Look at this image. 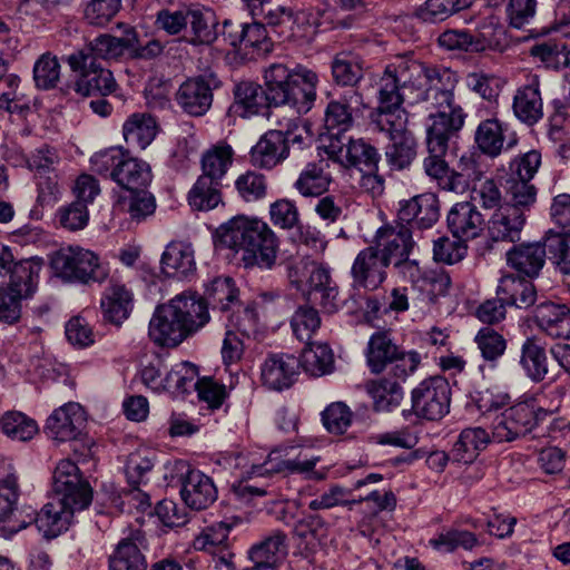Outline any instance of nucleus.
Returning <instances> with one entry per match:
<instances>
[{"label": "nucleus", "mask_w": 570, "mask_h": 570, "mask_svg": "<svg viewBox=\"0 0 570 570\" xmlns=\"http://www.w3.org/2000/svg\"><path fill=\"white\" fill-rule=\"evenodd\" d=\"M174 307L171 301L159 305L149 322V336L159 346L175 347L187 337Z\"/></svg>", "instance_id": "nucleus-20"}, {"label": "nucleus", "mask_w": 570, "mask_h": 570, "mask_svg": "<svg viewBox=\"0 0 570 570\" xmlns=\"http://www.w3.org/2000/svg\"><path fill=\"white\" fill-rule=\"evenodd\" d=\"M396 217L411 230L432 228L440 218V200L433 193H423L400 202Z\"/></svg>", "instance_id": "nucleus-15"}, {"label": "nucleus", "mask_w": 570, "mask_h": 570, "mask_svg": "<svg viewBox=\"0 0 570 570\" xmlns=\"http://www.w3.org/2000/svg\"><path fill=\"white\" fill-rule=\"evenodd\" d=\"M233 95V107L239 111L242 117L258 115L264 108L271 107L266 90L252 80H242L235 83Z\"/></svg>", "instance_id": "nucleus-38"}, {"label": "nucleus", "mask_w": 570, "mask_h": 570, "mask_svg": "<svg viewBox=\"0 0 570 570\" xmlns=\"http://www.w3.org/2000/svg\"><path fill=\"white\" fill-rule=\"evenodd\" d=\"M180 495L187 507L204 510L217 499L213 480L199 470H188L181 480Z\"/></svg>", "instance_id": "nucleus-24"}, {"label": "nucleus", "mask_w": 570, "mask_h": 570, "mask_svg": "<svg viewBox=\"0 0 570 570\" xmlns=\"http://www.w3.org/2000/svg\"><path fill=\"white\" fill-rule=\"evenodd\" d=\"M219 246L242 252L245 267L271 269L277 259L279 240L267 223L237 215L222 224L215 233Z\"/></svg>", "instance_id": "nucleus-1"}, {"label": "nucleus", "mask_w": 570, "mask_h": 570, "mask_svg": "<svg viewBox=\"0 0 570 570\" xmlns=\"http://www.w3.org/2000/svg\"><path fill=\"white\" fill-rule=\"evenodd\" d=\"M317 461L318 458L304 461H301L299 459L275 461L274 459H272V455L269 454L267 460L264 461V463L252 466L250 474L264 476L287 470L289 472L296 473H308V476L311 479L322 480L324 478V474L314 471Z\"/></svg>", "instance_id": "nucleus-50"}, {"label": "nucleus", "mask_w": 570, "mask_h": 570, "mask_svg": "<svg viewBox=\"0 0 570 570\" xmlns=\"http://www.w3.org/2000/svg\"><path fill=\"white\" fill-rule=\"evenodd\" d=\"M52 497L73 514L89 507L92 490L82 479L78 465L71 460H62L56 466L52 482Z\"/></svg>", "instance_id": "nucleus-6"}, {"label": "nucleus", "mask_w": 570, "mask_h": 570, "mask_svg": "<svg viewBox=\"0 0 570 570\" xmlns=\"http://www.w3.org/2000/svg\"><path fill=\"white\" fill-rule=\"evenodd\" d=\"M485 218L473 202H459L446 214V227L453 238L471 240L481 236Z\"/></svg>", "instance_id": "nucleus-18"}, {"label": "nucleus", "mask_w": 570, "mask_h": 570, "mask_svg": "<svg viewBox=\"0 0 570 570\" xmlns=\"http://www.w3.org/2000/svg\"><path fill=\"white\" fill-rule=\"evenodd\" d=\"M420 362L417 352L400 350L386 331L375 332L370 337L366 363L373 374L386 372L392 377L407 379L416 371Z\"/></svg>", "instance_id": "nucleus-4"}, {"label": "nucleus", "mask_w": 570, "mask_h": 570, "mask_svg": "<svg viewBox=\"0 0 570 570\" xmlns=\"http://www.w3.org/2000/svg\"><path fill=\"white\" fill-rule=\"evenodd\" d=\"M37 191L36 205L31 209L30 216L39 220L42 218L43 208L53 206L59 199L60 185L58 174L38 175Z\"/></svg>", "instance_id": "nucleus-58"}, {"label": "nucleus", "mask_w": 570, "mask_h": 570, "mask_svg": "<svg viewBox=\"0 0 570 570\" xmlns=\"http://www.w3.org/2000/svg\"><path fill=\"white\" fill-rule=\"evenodd\" d=\"M520 365L534 383L553 380L544 345L534 337H528L521 346Z\"/></svg>", "instance_id": "nucleus-31"}, {"label": "nucleus", "mask_w": 570, "mask_h": 570, "mask_svg": "<svg viewBox=\"0 0 570 570\" xmlns=\"http://www.w3.org/2000/svg\"><path fill=\"white\" fill-rule=\"evenodd\" d=\"M546 249L541 243L513 246L507 252L508 265L529 278L537 277L544 265Z\"/></svg>", "instance_id": "nucleus-35"}, {"label": "nucleus", "mask_w": 570, "mask_h": 570, "mask_svg": "<svg viewBox=\"0 0 570 570\" xmlns=\"http://www.w3.org/2000/svg\"><path fill=\"white\" fill-rule=\"evenodd\" d=\"M2 271L10 276L9 284L4 286L6 288H10L11 292L23 298H28L33 294L40 271L39 265L31 259L13 262V256L11 255L10 262L0 264V274Z\"/></svg>", "instance_id": "nucleus-32"}, {"label": "nucleus", "mask_w": 570, "mask_h": 570, "mask_svg": "<svg viewBox=\"0 0 570 570\" xmlns=\"http://www.w3.org/2000/svg\"><path fill=\"white\" fill-rule=\"evenodd\" d=\"M77 78L72 85L76 94L82 97H107L118 89L112 72L98 61H88L80 68L72 70Z\"/></svg>", "instance_id": "nucleus-17"}, {"label": "nucleus", "mask_w": 570, "mask_h": 570, "mask_svg": "<svg viewBox=\"0 0 570 570\" xmlns=\"http://www.w3.org/2000/svg\"><path fill=\"white\" fill-rule=\"evenodd\" d=\"M299 362L313 376L330 374L334 368V355L326 344L309 345L303 351Z\"/></svg>", "instance_id": "nucleus-54"}, {"label": "nucleus", "mask_w": 570, "mask_h": 570, "mask_svg": "<svg viewBox=\"0 0 570 570\" xmlns=\"http://www.w3.org/2000/svg\"><path fill=\"white\" fill-rule=\"evenodd\" d=\"M525 218L515 206H500L489 222V235L494 242H518Z\"/></svg>", "instance_id": "nucleus-27"}, {"label": "nucleus", "mask_w": 570, "mask_h": 570, "mask_svg": "<svg viewBox=\"0 0 570 570\" xmlns=\"http://www.w3.org/2000/svg\"><path fill=\"white\" fill-rule=\"evenodd\" d=\"M161 269L170 277L187 278L196 271L194 252L183 243L169 244L161 256Z\"/></svg>", "instance_id": "nucleus-41"}, {"label": "nucleus", "mask_w": 570, "mask_h": 570, "mask_svg": "<svg viewBox=\"0 0 570 570\" xmlns=\"http://www.w3.org/2000/svg\"><path fill=\"white\" fill-rule=\"evenodd\" d=\"M222 86L215 73H205L184 81L177 94L176 101L188 115H205L213 104V92Z\"/></svg>", "instance_id": "nucleus-10"}, {"label": "nucleus", "mask_w": 570, "mask_h": 570, "mask_svg": "<svg viewBox=\"0 0 570 570\" xmlns=\"http://www.w3.org/2000/svg\"><path fill=\"white\" fill-rule=\"evenodd\" d=\"M328 167V163L324 159L308 163L295 180L294 188L303 197L322 196L333 181Z\"/></svg>", "instance_id": "nucleus-34"}, {"label": "nucleus", "mask_w": 570, "mask_h": 570, "mask_svg": "<svg viewBox=\"0 0 570 570\" xmlns=\"http://www.w3.org/2000/svg\"><path fill=\"white\" fill-rule=\"evenodd\" d=\"M333 81L341 87H355L363 79L362 60L352 52H340L331 62Z\"/></svg>", "instance_id": "nucleus-49"}, {"label": "nucleus", "mask_w": 570, "mask_h": 570, "mask_svg": "<svg viewBox=\"0 0 570 570\" xmlns=\"http://www.w3.org/2000/svg\"><path fill=\"white\" fill-rule=\"evenodd\" d=\"M483 177L480 164L473 155H463L458 161V167L452 168V193H463L471 184L479 183Z\"/></svg>", "instance_id": "nucleus-60"}, {"label": "nucleus", "mask_w": 570, "mask_h": 570, "mask_svg": "<svg viewBox=\"0 0 570 570\" xmlns=\"http://www.w3.org/2000/svg\"><path fill=\"white\" fill-rule=\"evenodd\" d=\"M428 156L423 160L425 174L436 183V185L446 191H451L452 168L444 159L448 150L435 151L433 148H426Z\"/></svg>", "instance_id": "nucleus-62"}, {"label": "nucleus", "mask_w": 570, "mask_h": 570, "mask_svg": "<svg viewBox=\"0 0 570 570\" xmlns=\"http://www.w3.org/2000/svg\"><path fill=\"white\" fill-rule=\"evenodd\" d=\"M412 411L419 419L438 421L450 411L451 387L440 376L423 380L411 392Z\"/></svg>", "instance_id": "nucleus-8"}, {"label": "nucleus", "mask_w": 570, "mask_h": 570, "mask_svg": "<svg viewBox=\"0 0 570 570\" xmlns=\"http://www.w3.org/2000/svg\"><path fill=\"white\" fill-rule=\"evenodd\" d=\"M371 125L379 131L386 132L391 142L385 148L386 161L394 169H404L416 156L417 142L406 128V112L372 111Z\"/></svg>", "instance_id": "nucleus-5"}, {"label": "nucleus", "mask_w": 570, "mask_h": 570, "mask_svg": "<svg viewBox=\"0 0 570 570\" xmlns=\"http://www.w3.org/2000/svg\"><path fill=\"white\" fill-rule=\"evenodd\" d=\"M61 66L58 58L47 51L42 53L35 62L32 78L35 86L39 90L55 89L60 80Z\"/></svg>", "instance_id": "nucleus-56"}, {"label": "nucleus", "mask_w": 570, "mask_h": 570, "mask_svg": "<svg viewBox=\"0 0 570 570\" xmlns=\"http://www.w3.org/2000/svg\"><path fill=\"white\" fill-rule=\"evenodd\" d=\"M85 413L78 403H68L48 417L46 423V433L49 438L66 442L76 440L85 425Z\"/></svg>", "instance_id": "nucleus-21"}, {"label": "nucleus", "mask_w": 570, "mask_h": 570, "mask_svg": "<svg viewBox=\"0 0 570 570\" xmlns=\"http://www.w3.org/2000/svg\"><path fill=\"white\" fill-rule=\"evenodd\" d=\"M144 542L139 530L121 539L108 558V570H146L147 561L140 549Z\"/></svg>", "instance_id": "nucleus-26"}, {"label": "nucleus", "mask_w": 570, "mask_h": 570, "mask_svg": "<svg viewBox=\"0 0 570 570\" xmlns=\"http://www.w3.org/2000/svg\"><path fill=\"white\" fill-rule=\"evenodd\" d=\"M286 135L282 130L266 131L250 149L254 167L272 169L288 157Z\"/></svg>", "instance_id": "nucleus-23"}, {"label": "nucleus", "mask_w": 570, "mask_h": 570, "mask_svg": "<svg viewBox=\"0 0 570 570\" xmlns=\"http://www.w3.org/2000/svg\"><path fill=\"white\" fill-rule=\"evenodd\" d=\"M542 247L556 268L563 275H570V234L549 230Z\"/></svg>", "instance_id": "nucleus-52"}, {"label": "nucleus", "mask_w": 570, "mask_h": 570, "mask_svg": "<svg viewBox=\"0 0 570 570\" xmlns=\"http://www.w3.org/2000/svg\"><path fill=\"white\" fill-rule=\"evenodd\" d=\"M466 117L463 108L430 114L426 124V148H433L435 151L448 150L450 141L459 138Z\"/></svg>", "instance_id": "nucleus-13"}, {"label": "nucleus", "mask_w": 570, "mask_h": 570, "mask_svg": "<svg viewBox=\"0 0 570 570\" xmlns=\"http://www.w3.org/2000/svg\"><path fill=\"white\" fill-rule=\"evenodd\" d=\"M238 288L232 277H215L205 288L202 299L213 308L223 312L232 309L238 303Z\"/></svg>", "instance_id": "nucleus-46"}, {"label": "nucleus", "mask_w": 570, "mask_h": 570, "mask_svg": "<svg viewBox=\"0 0 570 570\" xmlns=\"http://www.w3.org/2000/svg\"><path fill=\"white\" fill-rule=\"evenodd\" d=\"M490 443L489 433L482 428L464 429L451 450L453 462L472 463Z\"/></svg>", "instance_id": "nucleus-40"}, {"label": "nucleus", "mask_w": 570, "mask_h": 570, "mask_svg": "<svg viewBox=\"0 0 570 570\" xmlns=\"http://www.w3.org/2000/svg\"><path fill=\"white\" fill-rule=\"evenodd\" d=\"M52 269L68 281L88 283L99 282L105 277L99 257L91 250L81 247H63L51 255Z\"/></svg>", "instance_id": "nucleus-7"}, {"label": "nucleus", "mask_w": 570, "mask_h": 570, "mask_svg": "<svg viewBox=\"0 0 570 570\" xmlns=\"http://www.w3.org/2000/svg\"><path fill=\"white\" fill-rule=\"evenodd\" d=\"M390 264L379 253V247L368 246L362 249L355 257L351 276L354 288L374 291L386 279V268Z\"/></svg>", "instance_id": "nucleus-14"}, {"label": "nucleus", "mask_w": 570, "mask_h": 570, "mask_svg": "<svg viewBox=\"0 0 570 570\" xmlns=\"http://www.w3.org/2000/svg\"><path fill=\"white\" fill-rule=\"evenodd\" d=\"M504 142V129L499 119L488 118L478 125L474 132V144L482 155L497 158L503 151Z\"/></svg>", "instance_id": "nucleus-43"}, {"label": "nucleus", "mask_w": 570, "mask_h": 570, "mask_svg": "<svg viewBox=\"0 0 570 570\" xmlns=\"http://www.w3.org/2000/svg\"><path fill=\"white\" fill-rule=\"evenodd\" d=\"M439 45L448 50H463L480 52L487 48L485 40L480 35H472L468 30L449 29L439 36Z\"/></svg>", "instance_id": "nucleus-61"}, {"label": "nucleus", "mask_w": 570, "mask_h": 570, "mask_svg": "<svg viewBox=\"0 0 570 570\" xmlns=\"http://www.w3.org/2000/svg\"><path fill=\"white\" fill-rule=\"evenodd\" d=\"M285 534L277 531L264 541L253 546L248 552L250 564L256 567H275L278 553L284 548Z\"/></svg>", "instance_id": "nucleus-59"}, {"label": "nucleus", "mask_w": 570, "mask_h": 570, "mask_svg": "<svg viewBox=\"0 0 570 570\" xmlns=\"http://www.w3.org/2000/svg\"><path fill=\"white\" fill-rule=\"evenodd\" d=\"M474 0H426L416 10V17L423 22H442L451 16L472 6Z\"/></svg>", "instance_id": "nucleus-51"}, {"label": "nucleus", "mask_w": 570, "mask_h": 570, "mask_svg": "<svg viewBox=\"0 0 570 570\" xmlns=\"http://www.w3.org/2000/svg\"><path fill=\"white\" fill-rule=\"evenodd\" d=\"M157 132L156 118L147 112L130 115L122 126L125 141L140 149L147 148L156 138Z\"/></svg>", "instance_id": "nucleus-42"}, {"label": "nucleus", "mask_w": 570, "mask_h": 570, "mask_svg": "<svg viewBox=\"0 0 570 570\" xmlns=\"http://www.w3.org/2000/svg\"><path fill=\"white\" fill-rule=\"evenodd\" d=\"M428 66L410 56L396 57L390 62L379 81V106L373 111L405 112L404 101H420L425 87Z\"/></svg>", "instance_id": "nucleus-2"}, {"label": "nucleus", "mask_w": 570, "mask_h": 570, "mask_svg": "<svg viewBox=\"0 0 570 570\" xmlns=\"http://www.w3.org/2000/svg\"><path fill=\"white\" fill-rule=\"evenodd\" d=\"M151 179L153 173L150 165L142 159L131 157L128 153H125L114 181L121 188L130 191L146 188Z\"/></svg>", "instance_id": "nucleus-39"}, {"label": "nucleus", "mask_w": 570, "mask_h": 570, "mask_svg": "<svg viewBox=\"0 0 570 570\" xmlns=\"http://www.w3.org/2000/svg\"><path fill=\"white\" fill-rule=\"evenodd\" d=\"M508 206H515L518 209H525L532 206L537 198V188L524 178L509 176L505 184Z\"/></svg>", "instance_id": "nucleus-64"}, {"label": "nucleus", "mask_w": 570, "mask_h": 570, "mask_svg": "<svg viewBox=\"0 0 570 570\" xmlns=\"http://www.w3.org/2000/svg\"><path fill=\"white\" fill-rule=\"evenodd\" d=\"M135 28L126 27L122 37L118 38L108 33L99 35L91 40L85 48L75 51L67 58V63L71 70L82 68L87 60L97 61L117 60L128 48L134 46Z\"/></svg>", "instance_id": "nucleus-9"}, {"label": "nucleus", "mask_w": 570, "mask_h": 570, "mask_svg": "<svg viewBox=\"0 0 570 570\" xmlns=\"http://www.w3.org/2000/svg\"><path fill=\"white\" fill-rule=\"evenodd\" d=\"M170 301L187 336L196 333L209 322L207 304L202 297L183 293Z\"/></svg>", "instance_id": "nucleus-28"}, {"label": "nucleus", "mask_w": 570, "mask_h": 570, "mask_svg": "<svg viewBox=\"0 0 570 570\" xmlns=\"http://www.w3.org/2000/svg\"><path fill=\"white\" fill-rule=\"evenodd\" d=\"M222 183L199 176L188 194L189 205L196 210H209L222 202Z\"/></svg>", "instance_id": "nucleus-53"}, {"label": "nucleus", "mask_w": 570, "mask_h": 570, "mask_svg": "<svg viewBox=\"0 0 570 570\" xmlns=\"http://www.w3.org/2000/svg\"><path fill=\"white\" fill-rule=\"evenodd\" d=\"M534 323L552 338H570V308L564 304L546 301L534 309Z\"/></svg>", "instance_id": "nucleus-25"}, {"label": "nucleus", "mask_w": 570, "mask_h": 570, "mask_svg": "<svg viewBox=\"0 0 570 570\" xmlns=\"http://www.w3.org/2000/svg\"><path fill=\"white\" fill-rule=\"evenodd\" d=\"M217 27L218 20L214 11L190 4L188 33L185 37V41L193 46H209L219 36Z\"/></svg>", "instance_id": "nucleus-30"}, {"label": "nucleus", "mask_w": 570, "mask_h": 570, "mask_svg": "<svg viewBox=\"0 0 570 570\" xmlns=\"http://www.w3.org/2000/svg\"><path fill=\"white\" fill-rule=\"evenodd\" d=\"M327 154L344 167H354L360 171L379 170L381 161V154L377 148L364 138H350L347 144L342 145H338V141H331Z\"/></svg>", "instance_id": "nucleus-12"}, {"label": "nucleus", "mask_w": 570, "mask_h": 570, "mask_svg": "<svg viewBox=\"0 0 570 570\" xmlns=\"http://www.w3.org/2000/svg\"><path fill=\"white\" fill-rule=\"evenodd\" d=\"M190 4H179L177 7H166L155 13L154 27L156 30L167 36H183L185 39L188 33V17Z\"/></svg>", "instance_id": "nucleus-47"}, {"label": "nucleus", "mask_w": 570, "mask_h": 570, "mask_svg": "<svg viewBox=\"0 0 570 570\" xmlns=\"http://www.w3.org/2000/svg\"><path fill=\"white\" fill-rule=\"evenodd\" d=\"M362 96L354 91L352 95H343L338 99H332L324 112V125L327 130L346 132L354 126L353 109L351 101L361 100Z\"/></svg>", "instance_id": "nucleus-45"}, {"label": "nucleus", "mask_w": 570, "mask_h": 570, "mask_svg": "<svg viewBox=\"0 0 570 570\" xmlns=\"http://www.w3.org/2000/svg\"><path fill=\"white\" fill-rule=\"evenodd\" d=\"M120 210L126 214L130 223L140 224L151 217L157 208L156 197L146 188L128 191L119 197Z\"/></svg>", "instance_id": "nucleus-44"}, {"label": "nucleus", "mask_w": 570, "mask_h": 570, "mask_svg": "<svg viewBox=\"0 0 570 570\" xmlns=\"http://www.w3.org/2000/svg\"><path fill=\"white\" fill-rule=\"evenodd\" d=\"M122 0H88L82 10V18L89 26L104 28L121 10Z\"/></svg>", "instance_id": "nucleus-57"}, {"label": "nucleus", "mask_w": 570, "mask_h": 570, "mask_svg": "<svg viewBox=\"0 0 570 570\" xmlns=\"http://www.w3.org/2000/svg\"><path fill=\"white\" fill-rule=\"evenodd\" d=\"M497 295L508 306L528 308L537 302V288L533 283L523 277L505 275L500 278Z\"/></svg>", "instance_id": "nucleus-36"}, {"label": "nucleus", "mask_w": 570, "mask_h": 570, "mask_svg": "<svg viewBox=\"0 0 570 570\" xmlns=\"http://www.w3.org/2000/svg\"><path fill=\"white\" fill-rule=\"evenodd\" d=\"M299 358L286 353L268 354L261 367L263 385L282 391L291 387L299 374Z\"/></svg>", "instance_id": "nucleus-19"}, {"label": "nucleus", "mask_w": 570, "mask_h": 570, "mask_svg": "<svg viewBox=\"0 0 570 570\" xmlns=\"http://www.w3.org/2000/svg\"><path fill=\"white\" fill-rule=\"evenodd\" d=\"M269 106H289L297 115L307 114L316 99L317 75L306 68L289 69L284 63H272L264 72Z\"/></svg>", "instance_id": "nucleus-3"}, {"label": "nucleus", "mask_w": 570, "mask_h": 570, "mask_svg": "<svg viewBox=\"0 0 570 570\" xmlns=\"http://www.w3.org/2000/svg\"><path fill=\"white\" fill-rule=\"evenodd\" d=\"M72 513L61 502L51 497L42 509L36 513L30 522H35L37 529L45 538H56L68 529Z\"/></svg>", "instance_id": "nucleus-37"}, {"label": "nucleus", "mask_w": 570, "mask_h": 570, "mask_svg": "<svg viewBox=\"0 0 570 570\" xmlns=\"http://www.w3.org/2000/svg\"><path fill=\"white\" fill-rule=\"evenodd\" d=\"M406 379L382 376L365 382V391L373 401V409L376 412H391L396 409L403 400L402 382Z\"/></svg>", "instance_id": "nucleus-29"}, {"label": "nucleus", "mask_w": 570, "mask_h": 570, "mask_svg": "<svg viewBox=\"0 0 570 570\" xmlns=\"http://www.w3.org/2000/svg\"><path fill=\"white\" fill-rule=\"evenodd\" d=\"M512 111L515 118L527 126H533L542 119L543 101L537 76H532L527 83L517 88L512 99Z\"/></svg>", "instance_id": "nucleus-22"}, {"label": "nucleus", "mask_w": 570, "mask_h": 570, "mask_svg": "<svg viewBox=\"0 0 570 570\" xmlns=\"http://www.w3.org/2000/svg\"><path fill=\"white\" fill-rule=\"evenodd\" d=\"M374 238V247H379V253L390 265L406 255H411L415 246L411 228L397 217L394 223L380 227Z\"/></svg>", "instance_id": "nucleus-16"}, {"label": "nucleus", "mask_w": 570, "mask_h": 570, "mask_svg": "<svg viewBox=\"0 0 570 570\" xmlns=\"http://www.w3.org/2000/svg\"><path fill=\"white\" fill-rule=\"evenodd\" d=\"M234 150L226 144L220 142L206 150L202 156V177L222 183L228 168L233 164Z\"/></svg>", "instance_id": "nucleus-48"}, {"label": "nucleus", "mask_w": 570, "mask_h": 570, "mask_svg": "<svg viewBox=\"0 0 570 570\" xmlns=\"http://www.w3.org/2000/svg\"><path fill=\"white\" fill-rule=\"evenodd\" d=\"M100 306L106 321L120 325L132 311L134 295L124 284L111 283L104 292Z\"/></svg>", "instance_id": "nucleus-33"}, {"label": "nucleus", "mask_w": 570, "mask_h": 570, "mask_svg": "<svg viewBox=\"0 0 570 570\" xmlns=\"http://www.w3.org/2000/svg\"><path fill=\"white\" fill-rule=\"evenodd\" d=\"M548 412H535L529 404L519 403L497 416L492 426V434L499 442H510L529 433L539 420Z\"/></svg>", "instance_id": "nucleus-11"}, {"label": "nucleus", "mask_w": 570, "mask_h": 570, "mask_svg": "<svg viewBox=\"0 0 570 570\" xmlns=\"http://www.w3.org/2000/svg\"><path fill=\"white\" fill-rule=\"evenodd\" d=\"M476 543L478 539L474 533L456 528L444 529L435 538L430 540V544L435 550L442 552H453L458 548L471 550Z\"/></svg>", "instance_id": "nucleus-63"}, {"label": "nucleus", "mask_w": 570, "mask_h": 570, "mask_svg": "<svg viewBox=\"0 0 570 570\" xmlns=\"http://www.w3.org/2000/svg\"><path fill=\"white\" fill-rule=\"evenodd\" d=\"M2 432L14 441L31 440L39 431L37 422L22 412L9 411L0 419Z\"/></svg>", "instance_id": "nucleus-55"}]
</instances>
